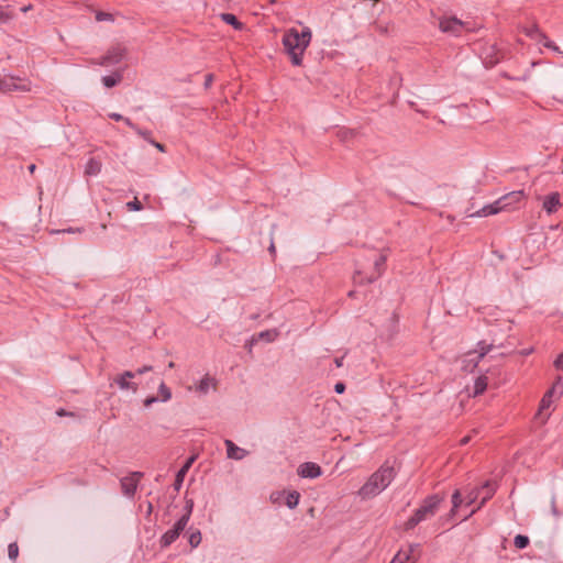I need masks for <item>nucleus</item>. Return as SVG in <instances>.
<instances>
[{"instance_id": "f257e3e1", "label": "nucleus", "mask_w": 563, "mask_h": 563, "mask_svg": "<svg viewBox=\"0 0 563 563\" xmlns=\"http://www.w3.org/2000/svg\"><path fill=\"white\" fill-rule=\"evenodd\" d=\"M388 250H371L357 262V268L353 276L356 284H369L378 279L385 271Z\"/></svg>"}, {"instance_id": "f03ea898", "label": "nucleus", "mask_w": 563, "mask_h": 563, "mask_svg": "<svg viewBox=\"0 0 563 563\" xmlns=\"http://www.w3.org/2000/svg\"><path fill=\"white\" fill-rule=\"evenodd\" d=\"M312 38L311 30L306 26L299 32L297 29H288L283 36V45L289 55L294 66L302 65V56Z\"/></svg>"}, {"instance_id": "7ed1b4c3", "label": "nucleus", "mask_w": 563, "mask_h": 563, "mask_svg": "<svg viewBox=\"0 0 563 563\" xmlns=\"http://www.w3.org/2000/svg\"><path fill=\"white\" fill-rule=\"evenodd\" d=\"M395 477V470L389 465H382L374 474L371 475L368 481L361 487L358 494L363 498L376 496L382 490L388 487Z\"/></svg>"}, {"instance_id": "20e7f679", "label": "nucleus", "mask_w": 563, "mask_h": 563, "mask_svg": "<svg viewBox=\"0 0 563 563\" xmlns=\"http://www.w3.org/2000/svg\"><path fill=\"white\" fill-rule=\"evenodd\" d=\"M523 190H515L508 192L494 201L493 203L484 206L482 209L472 213L471 217H488L497 214L501 211H509L515 209L521 201L526 199Z\"/></svg>"}, {"instance_id": "39448f33", "label": "nucleus", "mask_w": 563, "mask_h": 563, "mask_svg": "<svg viewBox=\"0 0 563 563\" xmlns=\"http://www.w3.org/2000/svg\"><path fill=\"white\" fill-rule=\"evenodd\" d=\"M444 497L434 494L426 497L413 515L405 522V530H411L420 522L430 519L439 510Z\"/></svg>"}, {"instance_id": "423d86ee", "label": "nucleus", "mask_w": 563, "mask_h": 563, "mask_svg": "<svg viewBox=\"0 0 563 563\" xmlns=\"http://www.w3.org/2000/svg\"><path fill=\"white\" fill-rule=\"evenodd\" d=\"M192 511V501H187L186 512L175 522L174 527L167 530L159 539L162 549L172 545L187 527Z\"/></svg>"}, {"instance_id": "0eeeda50", "label": "nucleus", "mask_w": 563, "mask_h": 563, "mask_svg": "<svg viewBox=\"0 0 563 563\" xmlns=\"http://www.w3.org/2000/svg\"><path fill=\"white\" fill-rule=\"evenodd\" d=\"M439 29L446 34L460 36L463 31H470L467 23L455 16H443L439 20Z\"/></svg>"}, {"instance_id": "6e6552de", "label": "nucleus", "mask_w": 563, "mask_h": 563, "mask_svg": "<svg viewBox=\"0 0 563 563\" xmlns=\"http://www.w3.org/2000/svg\"><path fill=\"white\" fill-rule=\"evenodd\" d=\"M144 477L142 472H131L129 475L120 479L122 494L128 498H133L141 479Z\"/></svg>"}, {"instance_id": "1a4fd4ad", "label": "nucleus", "mask_w": 563, "mask_h": 563, "mask_svg": "<svg viewBox=\"0 0 563 563\" xmlns=\"http://www.w3.org/2000/svg\"><path fill=\"white\" fill-rule=\"evenodd\" d=\"M126 54V49L124 46L118 44L112 46L108 49V52L100 57L98 60L92 62L93 64L100 65V66H109V65H115L120 63Z\"/></svg>"}, {"instance_id": "9d476101", "label": "nucleus", "mask_w": 563, "mask_h": 563, "mask_svg": "<svg viewBox=\"0 0 563 563\" xmlns=\"http://www.w3.org/2000/svg\"><path fill=\"white\" fill-rule=\"evenodd\" d=\"M493 344H488L485 341H479L477 343L476 350L466 353V356L476 355V360L472 363V366L464 365L463 371L473 372L477 367L478 363L485 357V355H487L493 350Z\"/></svg>"}, {"instance_id": "9b49d317", "label": "nucleus", "mask_w": 563, "mask_h": 563, "mask_svg": "<svg viewBox=\"0 0 563 563\" xmlns=\"http://www.w3.org/2000/svg\"><path fill=\"white\" fill-rule=\"evenodd\" d=\"M555 393H558L559 395L563 394V382L561 377H559L552 385V387L543 395L539 406V416H541L544 410L551 407L552 398Z\"/></svg>"}, {"instance_id": "f8f14e48", "label": "nucleus", "mask_w": 563, "mask_h": 563, "mask_svg": "<svg viewBox=\"0 0 563 563\" xmlns=\"http://www.w3.org/2000/svg\"><path fill=\"white\" fill-rule=\"evenodd\" d=\"M13 90H22L30 91L31 82L26 80H20V84L16 82V79L13 77H4L0 78V91H13Z\"/></svg>"}, {"instance_id": "ddd939ff", "label": "nucleus", "mask_w": 563, "mask_h": 563, "mask_svg": "<svg viewBox=\"0 0 563 563\" xmlns=\"http://www.w3.org/2000/svg\"><path fill=\"white\" fill-rule=\"evenodd\" d=\"M135 377V373L131 371H125L122 374L114 377L113 382L119 386L122 390H132L135 393L137 390V384L132 382Z\"/></svg>"}, {"instance_id": "4468645a", "label": "nucleus", "mask_w": 563, "mask_h": 563, "mask_svg": "<svg viewBox=\"0 0 563 563\" xmlns=\"http://www.w3.org/2000/svg\"><path fill=\"white\" fill-rule=\"evenodd\" d=\"M321 474V467L313 462H305L298 467V475L303 478H316Z\"/></svg>"}, {"instance_id": "2eb2a0df", "label": "nucleus", "mask_w": 563, "mask_h": 563, "mask_svg": "<svg viewBox=\"0 0 563 563\" xmlns=\"http://www.w3.org/2000/svg\"><path fill=\"white\" fill-rule=\"evenodd\" d=\"M560 207H561V201H560L559 192H552V194L548 195L543 200V209L549 214L556 212L560 209Z\"/></svg>"}, {"instance_id": "dca6fc26", "label": "nucleus", "mask_w": 563, "mask_h": 563, "mask_svg": "<svg viewBox=\"0 0 563 563\" xmlns=\"http://www.w3.org/2000/svg\"><path fill=\"white\" fill-rule=\"evenodd\" d=\"M224 444L227 446V454L229 459L242 460L243 457H245L246 451L244 449L236 446L233 443V441L225 440Z\"/></svg>"}, {"instance_id": "f3484780", "label": "nucleus", "mask_w": 563, "mask_h": 563, "mask_svg": "<svg viewBox=\"0 0 563 563\" xmlns=\"http://www.w3.org/2000/svg\"><path fill=\"white\" fill-rule=\"evenodd\" d=\"M102 164L100 161L91 157L88 159L85 166V175L86 176H96L101 172Z\"/></svg>"}, {"instance_id": "a211bd4d", "label": "nucleus", "mask_w": 563, "mask_h": 563, "mask_svg": "<svg viewBox=\"0 0 563 563\" xmlns=\"http://www.w3.org/2000/svg\"><path fill=\"white\" fill-rule=\"evenodd\" d=\"M487 386H488L487 376H485V375L478 376L474 383L473 396L476 397V396L484 394V391L487 389Z\"/></svg>"}, {"instance_id": "6ab92c4d", "label": "nucleus", "mask_w": 563, "mask_h": 563, "mask_svg": "<svg viewBox=\"0 0 563 563\" xmlns=\"http://www.w3.org/2000/svg\"><path fill=\"white\" fill-rule=\"evenodd\" d=\"M194 461H195V456L189 457L187 460V462L183 465V467L177 472L176 479H175L176 488L180 487V485L184 481V477H185L186 473L188 472V470L190 468Z\"/></svg>"}, {"instance_id": "aec40b11", "label": "nucleus", "mask_w": 563, "mask_h": 563, "mask_svg": "<svg viewBox=\"0 0 563 563\" xmlns=\"http://www.w3.org/2000/svg\"><path fill=\"white\" fill-rule=\"evenodd\" d=\"M221 19L223 22L232 25L235 30H242L243 23L238 20V18L232 13H222Z\"/></svg>"}, {"instance_id": "412c9836", "label": "nucleus", "mask_w": 563, "mask_h": 563, "mask_svg": "<svg viewBox=\"0 0 563 563\" xmlns=\"http://www.w3.org/2000/svg\"><path fill=\"white\" fill-rule=\"evenodd\" d=\"M122 80V74L121 73H114L110 76H103L102 82L107 88H112Z\"/></svg>"}, {"instance_id": "4be33fe9", "label": "nucleus", "mask_w": 563, "mask_h": 563, "mask_svg": "<svg viewBox=\"0 0 563 563\" xmlns=\"http://www.w3.org/2000/svg\"><path fill=\"white\" fill-rule=\"evenodd\" d=\"M525 33L529 37H532V38L538 37L539 41L547 40V35L543 32H541L540 29L538 27V25H536V24L532 25L531 27L525 29Z\"/></svg>"}, {"instance_id": "5701e85b", "label": "nucleus", "mask_w": 563, "mask_h": 563, "mask_svg": "<svg viewBox=\"0 0 563 563\" xmlns=\"http://www.w3.org/2000/svg\"><path fill=\"white\" fill-rule=\"evenodd\" d=\"M201 532L199 530H190L188 541L191 548H197L201 543Z\"/></svg>"}, {"instance_id": "b1692460", "label": "nucleus", "mask_w": 563, "mask_h": 563, "mask_svg": "<svg viewBox=\"0 0 563 563\" xmlns=\"http://www.w3.org/2000/svg\"><path fill=\"white\" fill-rule=\"evenodd\" d=\"M396 563H416L417 556H413L411 560V556H408L407 552L399 551L393 559Z\"/></svg>"}, {"instance_id": "393cba45", "label": "nucleus", "mask_w": 563, "mask_h": 563, "mask_svg": "<svg viewBox=\"0 0 563 563\" xmlns=\"http://www.w3.org/2000/svg\"><path fill=\"white\" fill-rule=\"evenodd\" d=\"M299 499H300V494L296 490L289 493L286 497V505L290 508V509H294L297 507L298 503H299Z\"/></svg>"}, {"instance_id": "a878e982", "label": "nucleus", "mask_w": 563, "mask_h": 563, "mask_svg": "<svg viewBox=\"0 0 563 563\" xmlns=\"http://www.w3.org/2000/svg\"><path fill=\"white\" fill-rule=\"evenodd\" d=\"M529 538L523 534H517L514 540V544L517 549H525L529 545Z\"/></svg>"}, {"instance_id": "bb28decb", "label": "nucleus", "mask_w": 563, "mask_h": 563, "mask_svg": "<svg viewBox=\"0 0 563 563\" xmlns=\"http://www.w3.org/2000/svg\"><path fill=\"white\" fill-rule=\"evenodd\" d=\"M462 504V497L460 490H455L452 495V509L451 512L454 514L456 509Z\"/></svg>"}, {"instance_id": "cd10ccee", "label": "nucleus", "mask_w": 563, "mask_h": 563, "mask_svg": "<svg viewBox=\"0 0 563 563\" xmlns=\"http://www.w3.org/2000/svg\"><path fill=\"white\" fill-rule=\"evenodd\" d=\"M210 385L214 386L213 379L205 377L200 380L198 385V390H200L201 393H207L209 390Z\"/></svg>"}, {"instance_id": "c85d7f7f", "label": "nucleus", "mask_w": 563, "mask_h": 563, "mask_svg": "<svg viewBox=\"0 0 563 563\" xmlns=\"http://www.w3.org/2000/svg\"><path fill=\"white\" fill-rule=\"evenodd\" d=\"M8 555L10 560H15L19 556V547L15 542H12L8 547Z\"/></svg>"}, {"instance_id": "c756f323", "label": "nucleus", "mask_w": 563, "mask_h": 563, "mask_svg": "<svg viewBox=\"0 0 563 563\" xmlns=\"http://www.w3.org/2000/svg\"><path fill=\"white\" fill-rule=\"evenodd\" d=\"M96 20L99 22L102 21H114V16L109 12L98 11L96 13Z\"/></svg>"}, {"instance_id": "7c9ffc66", "label": "nucleus", "mask_w": 563, "mask_h": 563, "mask_svg": "<svg viewBox=\"0 0 563 563\" xmlns=\"http://www.w3.org/2000/svg\"><path fill=\"white\" fill-rule=\"evenodd\" d=\"M159 394L164 401L169 400L172 397L170 389L164 383H162L159 386Z\"/></svg>"}, {"instance_id": "2f4dec72", "label": "nucleus", "mask_w": 563, "mask_h": 563, "mask_svg": "<svg viewBox=\"0 0 563 563\" xmlns=\"http://www.w3.org/2000/svg\"><path fill=\"white\" fill-rule=\"evenodd\" d=\"M540 42L543 43V45L547 47V48H550L552 49L553 52H556L559 54H562L563 52L560 49V47L552 41H550L548 37L547 40H541Z\"/></svg>"}, {"instance_id": "473e14b6", "label": "nucleus", "mask_w": 563, "mask_h": 563, "mask_svg": "<svg viewBox=\"0 0 563 563\" xmlns=\"http://www.w3.org/2000/svg\"><path fill=\"white\" fill-rule=\"evenodd\" d=\"M126 207H128V209H129V210H131V211H140V210H142V209H143L142 203L139 201V199H137V198H134V200H133V201L128 202V203H126Z\"/></svg>"}, {"instance_id": "72a5a7b5", "label": "nucleus", "mask_w": 563, "mask_h": 563, "mask_svg": "<svg viewBox=\"0 0 563 563\" xmlns=\"http://www.w3.org/2000/svg\"><path fill=\"white\" fill-rule=\"evenodd\" d=\"M408 553V556H411V559L413 556H417V560L419 559L420 556V551H419V545L418 544H415V545H410L408 551H406Z\"/></svg>"}, {"instance_id": "f704fd0d", "label": "nucleus", "mask_w": 563, "mask_h": 563, "mask_svg": "<svg viewBox=\"0 0 563 563\" xmlns=\"http://www.w3.org/2000/svg\"><path fill=\"white\" fill-rule=\"evenodd\" d=\"M136 133L142 136L144 140H146L148 143H151V141H153L152 139V133L147 130H141V129H136Z\"/></svg>"}, {"instance_id": "c9c22d12", "label": "nucleus", "mask_w": 563, "mask_h": 563, "mask_svg": "<svg viewBox=\"0 0 563 563\" xmlns=\"http://www.w3.org/2000/svg\"><path fill=\"white\" fill-rule=\"evenodd\" d=\"M554 367L559 371H563V352L555 358Z\"/></svg>"}, {"instance_id": "e433bc0d", "label": "nucleus", "mask_w": 563, "mask_h": 563, "mask_svg": "<svg viewBox=\"0 0 563 563\" xmlns=\"http://www.w3.org/2000/svg\"><path fill=\"white\" fill-rule=\"evenodd\" d=\"M476 360V355H473V356H466L464 357V360L462 361V367L464 365H468V366H472V363Z\"/></svg>"}, {"instance_id": "4c0bfd02", "label": "nucleus", "mask_w": 563, "mask_h": 563, "mask_svg": "<svg viewBox=\"0 0 563 563\" xmlns=\"http://www.w3.org/2000/svg\"><path fill=\"white\" fill-rule=\"evenodd\" d=\"M151 144H152L153 146H155L159 152H162V153H165V152H166V147H165V145H164V144L158 143V142L154 141V140H153V141H151Z\"/></svg>"}, {"instance_id": "58836bf2", "label": "nucleus", "mask_w": 563, "mask_h": 563, "mask_svg": "<svg viewBox=\"0 0 563 563\" xmlns=\"http://www.w3.org/2000/svg\"><path fill=\"white\" fill-rule=\"evenodd\" d=\"M152 369H153V367H152L151 365H145V366H143V367H141V368H139V369L135 372V375H136V374H137V375H142V374H144V373H146V372H150V371H152Z\"/></svg>"}, {"instance_id": "ea45409f", "label": "nucleus", "mask_w": 563, "mask_h": 563, "mask_svg": "<svg viewBox=\"0 0 563 563\" xmlns=\"http://www.w3.org/2000/svg\"><path fill=\"white\" fill-rule=\"evenodd\" d=\"M56 415H57L58 417H68V416H69V417H73V416H74V413H73V412H68V411H66V410H65V409H63V408L58 409V410L56 411Z\"/></svg>"}, {"instance_id": "a19ab883", "label": "nucleus", "mask_w": 563, "mask_h": 563, "mask_svg": "<svg viewBox=\"0 0 563 563\" xmlns=\"http://www.w3.org/2000/svg\"><path fill=\"white\" fill-rule=\"evenodd\" d=\"M334 390L338 394H342L345 390V385L343 383H336L334 386Z\"/></svg>"}, {"instance_id": "79ce46f5", "label": "nucleus", "mask_w": 563, "mask_h": 563, "mask_svg": "<svg viewBox=\"0 0 563 563\" xmlns=\"http://www.w3.org/2000/svg\"><path fill=\"white\" fill-rule=\"evenodd\" d=\"M212 81H213V75L212 74H208L206 76L205 87L209 88L211 86Z\"/></svg>"}, {"instance_id": "37998d69", "label": "nucleus", "mask_w": 563, "mask_h": 563, "mask_svg": "<svg viewBox=\"0 0 563 563\" xmlns=\"http://www.w3.org/2000/svg\"><path fill=\"white\" fill-rule=\"evenodd\" d=\"M258 335L261 339H267L268 341L272 340V333L269 331L261 332Z\"/></svg>"}, {"instance_id": "c03bdc74", "label": "nucleus", "mask_w": 563, "mask_h": 563, "mask_svg": "<svg viewBox=\"0 0 563 563\" xmlns=\"http://www.w3.org/2000/svg\"><path fill=\"white\" fill-rule=\"evenodd\" d=\"M109 117H110L111 119H113L114 121H121V120H123V119H124V118H123L121 114H119V113H111Z\"/></svg>"}, {"instance_id": "a18cd8bd", "label": "nucleus", "mask_w": 563, "mask_h": 563, "mask_svg": "<svg viewBox=\"0 0 563 563\" xmlns=\"http://www.w3.org/2000/svg\"><path fill=\"white\" fill-rule=\"evenodd\" d=\"M471 439H472V437H471V435H465L464 438H462V439L460 440V444H461V445H465V444H467V443L471 441Z\"/></svg>"}, {"instance_id": "49530a36", "label": "nucleus", "mask_w": 563, "mask_h": 563, "mask_svg": "<svg viewBox=\"0 0 563 563\" xmlns=\"http://www.w3.org/2000/svg\"><path fill=\"white\" fill-rule=\"evenodd\" d=\"M343 358H344V357L342 356V357H336V358L334 360V363H335L336 367H341V366H343Z\"/></svg>"}, {"instance_id": "de8ad7c7", "label": "nucleus", "mask_w": 563, "mask_h": 563, "mask_svg": "<svg viewBox=\"0 0 563 563\" xmlns=\"http://www.w3.org/2000/svg\"><path fill=\"white\" fill-rule=\"evenodd\" d=\"M123 121L125 122L126 125L131 126L132 129H134L136 131L137 128L131 122L130 119L124 118Z\"/></svg>"}, {"instance_id": "09e8293b", "label": "nucleus", "mask_w": 563, "mask_h": 563, "mask_svg": "<svg viewBox=\"0 0 563 563\" xmlns=\"http://www.w3.org/2000/svg\"><path fill=\"white\" fill-rule=\"evenodd\" d=\"M35 169H36L35 164H31V165L29 166V172H30L31 174H34Z\"/></svg>"}, {"instance_id": "8fccbe9b", "label": "nucleus", "mask_w": 563, "mask_h": 563, "mask_svg": "<svg viewBox=\"0 0 563 563\" xmlns=\"http://www.w3.org/2000/svg\"><path fill=\"white\" fill-rule=\"evenodd\" d=\"M155 400H156L155 398H147V399L145 400V405H146V406H148V405H151L152 402H154Z\"/></svg>"}, {"instance_id": "3c124183", "label": "nucleus", "mask_w": 563, "mask_h": 563, "mask_svg": "<svg viewBox=\"0 0 563 563\" xmlns=\"http://www.w3.org/2000/svg\"><path fill=\"white\" fill-rule=\"evenodd\" d=\"M31 9H32V5H31V4H29V5H26V7H23V8H22V11H23V12H27V11H29V10H31Z\"/></svg>"}, {"instance_id": "603ef678", "label": "nucleus", "mask_w": 563, "mask_h": 563, "mask_svg": "<svg viewBox=\"0 0 563 563\" xmlns=\"http://www.w3.org/2000/svg\"><path fill=\"white\" fill-rule=\"evenodd\" d=\"M152 510H153V506H152V504H151V503H148L147 512H148V514H151V512H152Z\"/></svg>"}, {"instance_id": "864d4df0", "label": "nucleus", "mask_w": 563, "mask_h": 563, "mask_svg": "<svg viewBox=\"0 0 563 563\" xmlns=\"http://www.w3.org/2000/svg\"><path fill=\"white\" fill-rule=\"evenodd\" d=\"M269 251H271L272 253H275V245H274V244H271V246H269Z\"/></svg>"}, {"instance_id": "5fc2aeb1", "label": "nucleus", "mask_w": 563, "mask_h": 563, "mask_svg": "<svg viewBox=\"0 0 563 563\" xmlns=\"http://www.w3.org/2000/svg\"><path fill=\"white\" fill-rule=\"evenodd\" d=\"M168 367L169 368H174L175 367V363L174 362H169Z\"/></svg>"}, {"instance_id": "6e6d98bb", "label": "nucleus", "mask_w": 563, "mask_h": 563, "mask_svg": "<svg viewBox=\"0 0 563 563\" xmlns=\"http://www.w3.org/2000/svg\"><path fill=\"white\" fill-rule=\"evenodd\" d=\"M341 137H342V139H345V137H347V134H346V132H343V133L341 134Z\"/></svg>"}, {"instance_id": "4d7b16f0", "label": "nucleus", "mask_w": 563, "mask_h": 563, "mask_svg": "<svg viewBox=\"0 0 563 563\" xmlns=\"http://www.w3.org/2000/svg\"><path fill=\"white\" fill-rule=\"evenodd\" d=\"M63 232H75V230L68 229V230H63Z\"/></svg>"}, {"instance_id": "13d9d810", "label": "nucleus", "mask_w": 563, "mask_h": 563, "mask_svg": "<svg viewBox=\"0 0 563 563\" xmlns=\"http://www.w3.org/2000/svg\"><path fill=\"white\" fill-rule=\"evenodd\" d=\"M473 501H474V497H471L467 504L471 505Z\"/></svg>"}]
</instances>
